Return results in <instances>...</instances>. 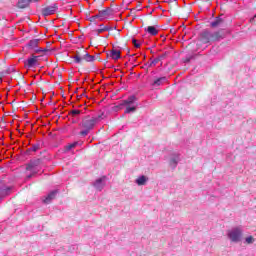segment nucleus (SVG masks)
Returning <instances> with one entry per match:
<instances>
[{
  "mask_svg": "<svg viewBox=\"0 0 256 256\" xmlns=\"http://www.w3.org/2000/svg\"><path fill=\"white\" fill-rule=\"evenodd\" d=\"M35 53H47V51H49V49L47 48H35L34 49Z\"/></svg>",
  "mask_w": 256,
  "mask_h": 256,
  "instance_id": "obj_27",
  "label": "nucleus"
},
{
  "mask_svg": "<svg viewBox=\"0 0 256 256\" xmlns=\"http://www.w3.org/2000/svg\"><path fill=\"white\" fill-rule=\"evenodd\" d=\"M99 27L100 29L95 30L97 35H100V33H104V31L108 30L107 26H104L103 24H100Z\"/></svg>",
  "mask_w": 256,
  "mask_h": 256,
  "instance_id": "obj_24",
  "label": "nucleus"
},
{
  "mask_svg": "<svg viewBox=\"0 0 256 256\" xmlns=\"http://www.w3.org/2000/svg\"><path fill=\"white\" fill-rule=\"evenodd\" d=\"M57 4H52L42 9V15L44 17H49V15H54L57 12Z\"/></svg>",
  "mask_w": 256,
  "mask_h": 256,
  "instance_id": "obj_7",
  "label": "nucleus"
},
{
  "mask_svg": "<svg viewBox=\"0 0 256 256\" xmlns=\"http://www.w3.org/2000/svg\"><path fill=\"white\" fill-rule=\"evenodd\" d=\"M107 29L106 31H113V29H117V26H114V27H111V26H107Z\"/></svg>",
  "mask_w": 256,
  "mask_h": 256,
  "instance_id": "obj_32",
  "label": "nucleus"
},
{
  "mask_svg": "<svg viewBox=\"0 0 256 256\" xmlns=\"http://www.w3.org/2000/svg\"><path fill=\"white\" fill-rule=\"evenodd\" d=\"M179 161H181V158H179V154L173 153L170 155L169 165L172 167V169H175V167H177Z\"/></svg>",
  "mask_w": 256,
  "mask_h": 256,
  "instance_id": "obj_9",
  "label": "nucleus"
},
{
  "mask_svg": "<svg viewBox=\"0 0 256 256\" xmlns=\"http://www.w3.org/2000/svg\"><path fill=\"white\" fill-rule=\"evenodd\" d=\"M37 59H39V56L33 55L31 58L23 60L24 67L26 69H35V67H37V63H38Z\"/></svg>",
  "mask_w": 256,
  "mask_h": 256,
  "instance_id": "obj_5",
  "label": "nucleus"
},
{
  "mask_svg": "<svg viewBox=\"0 0 256 256\" xmlns=\"http://www.w3.org/2000/svg\"><path fill=\"white\" fill-rule=\"evenodd\" d=\"M137 96L131 95L127 99L122 100L118 105L114 106V111H121V109L125 108V115H131V113H135L137 111Z\"/></svg>",
  "mask_w": 256,
  "mask_h": 256,
  "instance_id": "obj_1",
  "label": "nucleus"
},
{
  "mask_svg": "<svg viewBox=\"0 0 256 256\" xmlns=\"http://www.w3.org/2000/svg\"><path fill=\"white\" fill-rule=\"evenodd\" d=\"M95 189L97 191H103V187H105V176L102 178H98L94 183H93Z\"/></svg>",
  "mask_w": 256,
  "mask_h": 256,
  "instance_id": "obj_11",
  "label": "nucleus"
},
{
  "mask_svg": "<svg viewBox=\"0 0 256 256\" xmlns=\"http://www.w3.org/2000/svg\"><path fill=\"white\" fill-rule=\"evenodd\" d=\"M82 59L87 61V63H93V61H95V56L86 52L85 55L82 56Z\"/></svg>",
  "mask_w": 256,
  "mask_h": 256,
  "instance_id": "obj_20",
  "label": "nucleus"
},
{
  "mask_svg": "<svg viewBox=\"0 0 256 256\" xmlns=\"http://www.w3.org/2000/svg\"><path fill=\"white\" fill-rule=\"evenodd\" d=\"M70 114L72 115V117H77V115H81V110H72Z\"/></svg>",
  "mask_w": 256,
  "mask_h": 256,
  "instance_id": "obj_30",
  "label": "nucleus"
},
{
  "mask_svg": "<svg viewBox=\"0 0 256 256\" xmlns=\"http://www.w3.org/2000/svg\"><path fill=\"white\" fill-rule=\"evenodd\" d=\"M142 69H149V67L145 66V64H144V67H142Z\"/></svg>",
  "mask_w": 256,
  "mask_h": 256,
  "instance_id": "obj_38",
  "label": "nucleus"
},
{
  "mask_svg": "<svg viewBox=\"0 0 256 256\" xmlns=\"http://www.w3.org/2000/svg\"><path fill=\"white\" fill-rule=\"evenodd\" d=\"M77 145H79V142H73V143L69 144L68 146H66V151H71V149H75V147H77Z\"/></svg>",
  "mask_w": 256,
  "mask_h": 256,
  "instance_id": "obj_26",
  "label": "nucleus"
},
{
  "mask_svg": "<svg viewBox=\"0 0 256 256\" xmlns=\"http://www.w3.org/2000/svg\"><path fill=\"white\" fill-rule=\"evenodd\" d=\"M159 61H161V58H155L150 63L149 62L145 63V67H153V66L157 65V63H159Z\"/></svg>",
  "mask_w": 256,
  "mask_h": 256,
  "instance_id": "obj_22",
  "label": "nucleus"
},
{
  "mask_svg": "<svg viewBox=\"0 0 256 256\" xmlns=\"http://www.w3.org/2000/svg\"><path fill=\"white\" fill-rule=\"evenodd\" d=\"M167 80V76L155 78L154 81L152 82V87H161L163 83H167Z\"/></svg>",
  "mask_w": 256,
  "mask_h": 256,
  "instance_id": "obj_12",
  "label": "nucleus"
},
{
  "mask_svg": "<svg viewBox=\"0 0 256 256\" xmlns=\"http://www.w3.org/2000/svg\"><path fill=\"white\" fill-rule=\"evenodd\" d=\"M96 19H101V17H95V15L91 17V21H95Z\"/></svg>",
  "mask_w": 256,
  "mask_h": 256,
  "instance_id": "obj_34",
  "label": "nucleus"
},
{
  "mask_svg": "<svg viewBox=\"0 0 256 256\" xmlns=\"http://www.w3.org/2000/svg\"><path fill=\"white\" fill-rule=\"evenodd\" d=\"M158 9H162L161 6H158Z\"/></svg>",
  "mask_w": 256,
  "mask_h": 256,
  "instance_id": "obj_40",
  "label": "nucleus"
},
{
  "mask_svg": "<svg viewBox=\"0 0 256 256\" xmlns=\"http://www.w3.org/2000/svg\"><path fill=\"white\" fill-rule=\"evenodd\" d=\"M132 43L134 45V47H136V49H139V47H141V44L137 42V39L133 38L132 39Z\"/></svg>",
  "mask_w": 256,
  "mask_h": 256,
  "instance_id": "obj_31",
  "label": "nucleus"
},
{
  "mask_svg": "<svg viewBox=\"0 0 256 256\" xmlns=\"http://www.w3.org/2000/svg\"><path fill=\"white\" fill-rule=\"evenodd\" d=\"M30 3V0H18L17 7L18 9H27Z\"/></svg>",
  "mask_w": 256,
  "mask_h": 256,
  "instance_id": "obj_16",
  "label": "nucleus"
},
{
  "mask_svg": "<svg viewBox=\"0 0 256 256\" xmlns=\"http://www.w3.org/2000/svg\"><path fill=\"white\" fill-rule=\"evenodd\" d=\"M105 119V113H101L98 116L90 117L89 115L84 117L82 120V127L83 129H88L92 131L95 128L96 123H99Z\"/></svg>",
  "mask_w": 256,
  "mask_h": 256,
  "instance_id": "obj_2",
  "label": "nucleus"
},
{
  "mask_svg": "<svg viewBox=\"0 0 256 256\" xmlns=\"http://www.w3.org/2000/svg\"><path fill=\"white\" fill-rule=\"evenodd\" d=\"M39 149H41V142H37L36 144H33L32 147L28 149V152L33 151L35 153L39 151Z\"/></svg>",
  "mask_w": 256,
  "mask_h": 256,
  "instance_id": "obj_21",
  "label": "nucleus"
},
{
  "mask_svg": "<svg viewBox=\"0 0 256 256\" xmlns=\"http://www.w3.org/2000/svg\"><path fill=\"white\" fill-rule=\"evenodd\" d=\"M11 191H13L12 186L0 184V199H5V197H8V195H11Z\"/></svg>",
  "mask_w": 256,
  "mask_h": 256,
  "instance_id": "obj_6",
  "label": "nucleus"
},
{
  "mask_svg": "<svg viewBox=\"0 0 256 256\" xmlns=\"http://www.w3.org/2000/svg\"><path fill=\"white\" fill-rule=\"evenodd\" d=\"M195 59V55H187L184 63H190L191 60Z\"/></svg>",
  "mask_w": 256,
  "mask_h": 256,
  "instance_id": "obj_29",
  "label": "nucleus"
},
{
  "mask_svg": "<svg viewBox=\"0 0 256 256\" xmlns=\"http://www.w3.org/2000/svg\"><path fill=\"white\" fill-rule=\"evenodd\" d=\"M203 37H206V39H223V34H221V31H216L213 33L205 31L203 33Z\"/></svg>",
  "mask_w": 256,
  "mask_h": 256,
  "instance_id": "obj_8",
  "label": "nucleus"
},
{
  "mask_svg": "<svg viewBox=\"0 0 256 256\" xmlns=\"http://www.w3.org/2000/svg\"><path fill=\"white\" fill-rule=\"evenodd\" d=\"M110 57L114 61H118V59H121V51L115 49L111 50Z\"/></svg>",
  "mask_w": 256,
  "mask_h": 256,
  "instance_id": "obj_17",
  "label": "nucleus"
},
{
  "mask_svg": "<svg viewBox=\"0 0 256 256\" xmlns=\"http://www.w3.org/2000/svg\"><path fill=\"white\" fill-rule=\"evenodd\" d=\"M227 237L231 243H241L243 240V228L241 226H237L228 230Z\"/></svg>",
  "mask_w": 256,
  "mask_h": 256,
  "instance_id": "obj_3",
  "label": "nucleus"
},
{
  "mask_svg": "<svg viewBox=\"0 0 256 256\" xmlns=\"http://www.w3.org/2000/svg\"><path fill=\"white\" fill-rule=\"evenodd\" d=\"M113 10L111 8H106L104 10L99 11L98 14H96L94 17H100V21H103V19H105V17H109L110 15H112Z\"/></svg>",
  "mask_w": 256,
  "mask_h": 256,
  "instance_id": "obj_10",
  "label": "nucleus"
},
{
  "mask_svg": "<svg viewBox=\"0 0 256 256\" xmlns=\"http://www.w3.org/2000/svg\"><path fill=\"white\" fill-rule=\"evenodd\" d=\"M37 1H39V0H30V3H31V2L37 3Z\"/></svg>",
  "mask_w": 256,
  "mask_h": 256,
  "instance_id": "obj_36",
  "label": "nucleus"
},
{
  "mask_svg": "<svg viewBox=\"0 0 256 256\" xmlns=\"http://www.w3.org/2000/svg\"><path fill=\"white\" fill-rule=\"evenodd\" d=\"M171 1H177V0H168V3H171Z\"/></svg>",
  "mask_w": 256,
  "mask_h": 256,
  "instance_id": "obj_39",
  "label": "nucleus"
},
{
  "mask_svg": "<svg viewBox=\"0 0 256 256\" xmlns=\"http://www.w3.org/2000/svg\"><path fill=\"white\" fill-rule=\"evenodd\" d=\"M166 55H167V53L162 54V55H160V56L158 57V59H160V61H161V59H165Z\"/></svg>",
  "mask_w": 256,
  "mask_h": 256,
  "instance_id": "obj_33",
  "label": "nucleus"
},
{
  "mask_svg": "<svg viewBox=\"0 0 256 256\" xmlns=\"http://www.w3.org/2000/svg\"><path fill=\"white\" fill-rule=\"evenodd\" d=\"M144 31H146V33H149V35H151L152 37H155V35L159 33V30H157L155 26H148L144 29Z\"/></svg>",
  "mask_w": 256,
  "mask_h": 256,
  "instance_id": "obj_15",
  "label": "nucleus"
},
{
  "mask_svg": "<svg viewBox=\"0 0 256 256\" xmlns=\"http://www.w3.org/2000/svg\"><path fill=\"white\" fill-rule=\"evenodd\" d=\"M72 59H74V63H76L78 65L83 63V56L81 57V56H79V54L74 55L72 57Z\"/></svg>",
  "mask_w": 256,
  "mask_h": 256,
  "instance_id": "obj_23",
  "label": "nucleus"
},
{
  "mask_svg": "<svg viewBox=\"0 0 256 256\" xmlns=\"http://www.w3.org/2000/svg\"><path fill=\"white\" fill-rule=\"evenodd\" d=\"M255 19H256V14L254 15L253 18L250 19V23H253V21H255Z\"/></svg>",
  "mask_w": 256,
  "mask_h": 256,
  "instance_id": "obj_35",
  "label": "nucleus"
},
{
  "mask_svg": "<svg viewBox=\"0 0 256 256\" xmlns=\"http://www.w3.org/2000/svg\"><path fill=\"white\" fill-rule=\"evenodd\" d=\"M89 131H91V130H89L88 128H84V130H82V131L80 132V135H81L82 137H87V135H89Z\"/></svg>",
  "mask_w": 256,
  "mask_h": 256,
  "instance_id": "obj_28",
  "label": "nucleus"
},
{
  "mask_svg": "<svg viewBox=\"0 0 256 256\" xmlns=\"http://www.w3.org/2000/svg\"><path fill=\"white\" fill-rule=\"evenodd\" d=\"M223 22H224V20H223V18H221V17H216L215 19H214V21H212L211 23H210V27H212L213 29H215V28H217V27H221V25H223Z\"/></svg>",
  "mask_w": 256,
  "mask_h": 256,
  "instance_id": "obj_14",
  "label": "nucleus"
},
{
  "mask_svg": "<svg viewBox=\"0 0 256 256\" xmlns=\"http://www.w3.org/2000/svg\"><path fill=\"white\" fill-rule=\"evenodd\" d=\"M245 243H247V245H253V243H255V238H253V236H248L245 238Z\"/></svg>",
  "mask_w": 256,
  "mask_h": 256,
  "instance_id": "obj_25",
  "label": "nucleus"
},
{
  "mask_svg": "<svg viewBox=\"0 0 256 256\" xmlns=\"http://www.w3.org/2000/svg\"><path fill=\"white\" fill-rule=\"evenodd\" d=\"M148 181V178L147 176L145 175H142V176H139L136 180H135V183L139 186L141 185H145Z\"/></svg>",
  "mask_w": 256,
  "mask_h": 256,
  "instance_id": "obj_19",
  "label": "nucleus"
},
{
  "mask_svg": "<svg viewBox=\"0 0 256 256\" xmlns=\"http://www.w3.org/2000/svg\"><path fill=\"white\" fill-rule=\"evenodd\" d=\"M153 11H155V9H153L151 12H149V15H153Z\"/></svg>",
  "mask_w": 256,
  "mask_h": 256,
  "instance_id": "obj_37",
  "label": "nucleus"
},
{
  "mask_svg": "<svg viewBox=\"0 0 256 256\" xmlns=\"http://www.w3.org/2000/svg\"><path fill=\"white\" fill-rule=\"evenodd\" d=\"M41 158H37L34 160H30L28 164H26V171H30V174L26 176V179H31L34 177V175H37L39 173V170H37V167L41 165Z\"/></svg>",
  "mask_w": 256,
  "mask_h": 256,
  "instance_id": "obj_4",
  "label": "nucleus"
},
{
  "mask_svg": "<svg viewBox=\"0 0 256 256\" xmlns=\"http://www.w3.org/2000/svg\"><path fill=\"white\" fill-rule=\"evenodd\" d=\"M39 45V39H33V40H30L29 43L26 45V47L28 49H37Z\"/></svg>",
  "mask_w": 256,
  "mask_h": 256,
  "instance_id": "obj_18",
  "label": "nucleus"
},
{
  "mask_svg": "<svg viewBox=\"0 0 256 256\" xmlns=\"http://www.w3.org/2000/svg\"><path fill=\"white\" fill-rule=\"evenodd\" d=\"M57 193H59V190L51 191L44 199V203H46V205H49V203H51V201L57 197Z\"/></svg>",
  "mask_w": 256,
  "mask_h": 256,
  "instance_id": "obj_13",
  "label": "nucleus"
}]
</instances>
